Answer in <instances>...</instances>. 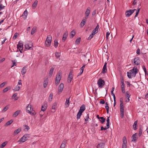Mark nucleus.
Here are the masks:
<instances>
[{
  "mask_svg": "<svg viewBox=\"0 0 148 148\" xmlns=\"http://www.w3.org/2000/svg\"><path fill=\"white\" fill-rule=\"evenodd\" d=\"M26 110L27 112L31 115H35L36 114V113L33 110L32 106L31 104H29L27 106Z\"/></svg>",
  "mask_w": 148,
  "mask_h": 148,
  "instance_id": "f257e3e1",
  "label": "nucleus"
},
{
  "mask_svg": "<svg viewBox=\"0 0 148 148\" xmlns=\"http://www.w3.org/2000/svg\"><path fill=\"white\" fill-rule=\"evenodd\" d=\"M52 39V38L51 36L49 35L47 36L45 42V45L46 46L48 47L50 46Z\"/></svg>",
  "mask_w": 148,
  "mask_h": 148,
  "instance_id": "f03ea898",
  "label": "nucleus"
},
{
  "mask_svg": "<svg viewBox=\"0 0 148 148\" xmlns=\"http://www.w3.org/2000/svg\"><path fill=\"white\" fill-rule=\"evenodd\" d=\"M29 136V134H26L24 135L22 137H21L20 140L18 141V142L20 144L21 142H24L25 141L28 140V138Z\"/></svg>",
  "mask_w": 148,
  "mask_h": 148,
  "instance_id": "7ed1b4c3",
  "label": "nucleus"
},
{
  "mask_svg": "<svg viewBox=\"0 0 148 148\" xmlns=\"http://www.w3.org/2000/svg\"><path fill=\"white\" fill-rule=\"evenodd\" d=\"M129 72L131 73L132 76H133L135 77L136 76V74L138 73V69L137 67L134 66L133 68V69L131 70H130Z\"/></svg>",
  "mask_w": 148,
  "mask_h": 148,
  "instance_id": "20e7f679",
  "label": "nucleus"
},
{
  "mask_svg": "<svg viewBox=\"0 0 148 148\" xmlns=\"http://www.w3.org/2000/svg\"><path fill=\"white\" fill-rule=\"evenodd\" d=\"M97 84L99 88H101L104 86L105 82L101 78H100L98 81Z\"/></svg>",
  "mask_w": 148,
  "mask_h": 148,
  "instance_id": "39448f33",
  "label": "nucleus"
},
{
  "mask_svg": "<svg viewBox=\"0 0 148 148\" xmlns=\"http://www.w3.org/2000/svg\"><path fill=\"white\" fill-rule=\"evenodd\" d=\"M17 49L19 50L21 53H22V51L23 49V43L21 41L19 42L18 44L17 45Z\"/></svg>",
  "mask_w": 148,
  "mask_h": 148,
  "instance_id": "423d86ee",
  "label": "nucleus"
},
{
  "mask_svg": "<svg viewBox=\"0 0 148 148\" xmlns=\"http://www.w3.org/2000/svg\"><path fill=\"white\" fill-rule=\"evenodd\" d=\"M61 78V77L60 76V73H58L56 75L55 80V84H56L57 85L59 84Z\"/></svg>",
  "mask_w": 148,
  "mask_h": 148,
  "instance_id": "0eeeda50",
  "label": "nucleus"
},
{
  "mask_svg": "<svg viewBox=\"0 0 148 148\" xmlns=\"http://www.w3.org/2000/svg\"><path fill=\"white\" fill-rule=\"evenodd\" d=\"M122 148H127V142L126 137L124 136L123 138Z\"/></svg>",
  "mask_w": 148,
  "mask_h": 148,
  "instance_id": "6e6552de",
  "label": "nucleus"
},
{
  "mask_svg": "<svg viewBox=\"0 0 148 148\" xmlns=\"http://www.w3.org/2000/svg\"><path fill=\"white\" fill-rule=\"evenodd\" d=\"M136 10V9L134 10H130L126 11L125 12V15L127 17H129Z\"/></svg>",
  "mask_w": 148,
  "mask_h": 148,
  "instance_id": "1a4fd4ad",
  "label": "nucleus"
},
{
  "mask_svg": "<svg viewBox=\"0 0 148 148\" xmlns=\"http://www.w3.org/2000/svg\"><path fill=\"white\" fill-rule=\"evenodd\" d=\"M64 84L63 83H61L60 85L58 88V94H60L62 92L64 88Z\"/></svg>",
  "mask_w": 148,
  "mask_h": 148,
  "instance_id": "9d476101",
  "label": "nucleus"
},
{
  "mask_svg": "<svg viewBox=\"0 0 148 148\" xmlns=\"http://www.w3.org/2000/svg\"><path fill=\"white\" fill-rule=\"evenodd\" d=\"M120 112L121 117L122 119L123 118L124 113L123 105L120 106Z\"/></svg>",
  "mask_w": 148,
  "mask_h": 148,
  "instance_id": "9b49d317",
  "label": "nucleus"
},
{
  "mask_svg": "<svg viewBox=\"0 0 148 148\" xmlns=\"http://www.w3.org/2000/svg\"><path fill=\"white\" fill-rule=\"evenodd\" d=\"M134 63L135 65L137 66L140 63V61L139 58L138 57H136L134 58Z\"/></svg>",
  "mask_w": 148,
  "mask_h": 148,
  "instance_id": "f8f14e48",
  "label": "nucleus"
},
{
  "mask_svg": "<svg viewBox=\"0 0 148 148\" xmlns=\"http://www.w3.org/2000/svg\"><path fill=\"white\" fill-rule=\"evenodd\" d=\"M90 7H88L85 13V16L84 18H86L87 19L88 17V16L89 15V14H90Z\"/></svg>",
  "mask_w": 148,
  "mask_h": 148,
  "instance_id": "ddd939ff",
  "label": "nucleus"
},
{
  "mask_svg": "<svg viewBox=\"0 0 148 148\" xmlns=\"http://www.w3.org/2000/svg\"><path fill=\"white\" fill-rule=\"evenodd\" d=\"M97 32L95 30V29H94L92 32V33L90 34V35L89 37L88 38V40H90L91 38H92L94 35L95 34H97Z\"/></svg>",
  "mask_w": 148,
  "mask_h": 148,
  "instance_id": "4468645a",
  "label": "nucleus"
},
{
  "mask_svg": "<svg viewBox=\"0 0 148 148\" xmlns=\"http://www.w3.org/2000/svg\"><path fill=\"white\" fill-rule=\"evenodd\" d=\"M73 75L72 74V72H70L68 77V82L69 83H71Z\"/></svg>",
  "mask_w": 148,
  "mask_h": 148,
  "instance_id": "2eb2a0df",
  "label": "nucleus"
},
{
  "mask_svg": "<svg viewBox=\"0 0 148 148\" xmlns=\"http://www.w3.org/2000/svg\"><path fill=\"white\" fill-rule=\"evenodd\" d=\"M86 107L84 104H83L80 107V109L79 111L83 113V112L85 110Z\"/></svg>",
  "mask_w": 148,
  "mask_h": 148,
  "instance_id": "dca6fc26",
  "label": "nucleus"
},
{
  "mask_svg": "<svg viewBox=\"0 0 148 148\" xmlns=\"http://www.w3.org/2000/svg\"><path fill=\"white\" fill-rule=\"evenodd\" d=\"M68 35V33L67 32H66L64 33L63 35L62 38V40L64 41H65L66 40Z\"/></svg>",
  "mask_w": 148,
  "mask_h": 148,
  "instance_id": "f3484780",
  "label": "nucleus"
},
{
  "mask_svg": "<svg viewBox=\"0 0 148 148\" xmlns=\"http://www.w3.org/2000/svg\"><path fill=\"white\" fill-rule=\"evenodd\" d=\"M87 19L85 18H84L80 23V25L81 27H83L85 25Z\"/></svg>",
  "mask_w": 148,
  "mask_h": 148,
  "instance_id": "a211bd4d",
  "label": "nucleus"
},
{
  "mask_svg": "<svg viewBox=\"0 0 148 148\" xmlns=\"http://www.w3.org/2000/svg\"><path fill=\"white\" fill-rule=\"evenodd\" d=\"M21 131V128H18L16 130H15L13 133V135L15 136L17 135Z\"/></svg>",
  "mask_w": 148,
  "mask_h": 148,
  "instance_id": "6ab92c4d",
  "label": "nucleus"
},
{
  "mask_svg": "<svg viewBox=\"0 0 148 148\" xmlns=\"http://www.w3.org/2000/svg\"><path fill=\"white\" fill-rule=\"evenodd\" d=\"M57 103L55 102L54 103L52 107V110L51 112H55V109L57 107Z\"/></svg>",
  "mask_w": 148,
  "mask_h": 148,
  "instance_id": "aec40b11",
  "label": "nucleus"
},
{
  "mask_svg": "<svg viewBox=\"0 0 148 148\" xmlns=\"http://www.w3.org/2000/svg\"><path fill=\"white\" fill-rule=\"evenodd\" d=\"M104 146V143H100L97 146V148H103Z\"/></svg>",
  "mask_w": 148,
  "mask_h": 148,
  "instance_id": "412c9836",
  "label": "nucleus"
},
{
  "mask_svg": "<svg viewBox=\"0 0 148 148\" xmlns=\"http://www.w3.org/2000/svg\"><path fill=\"white\" fill-rule=\"evenodd\" d=\"M28 14V12L27 10H25L22 16L24 18V19H25L27 17V16Z\"/></svg>",
  "mask_w": 148,
  "mask_h": 148,
  "instance_id": "4be33fe9",
  "label": "nucleus"
},
{
  "mask_svg": "<svg viewBox=\"0 0 148 148\" xmlns=\"http://www.w3.org/2000/svg\"><path fill=\"white\" fill-rule=\"evenodd\" d=\"M20 110H18L16 111L13 114V117H16L20 113Z\"/></svg>",
  "mask_w": 148,
  "mask_h": 148,
  "instance_id": "5701e85b",
  "label": "nucleus"
},
{
  "mask_svg": "<svg viewBox=\"0 0 148 148\" xmlns=\"http://www.w3.org/2000/svg\"><path fill=\"white\" fill-rule=\"evenodd\" d=\"M66 143L67 140H64L61 145L60 148H64L65 147V144Z\"/></svg>",
  "mask_w": 148,
  "mask_h": 148,
  "instance_id": "b1692460",
  "label": "nucleus"
},
{
  "mask_svg": "<svg viewBox=\"0 0 148 148\" xmlns=\"http://www.w3.org/2000/svg\"><path fill=\"white\" fill-rule=\"evenodd\" d=\"M47 106L46 104H45L43 105L41 107V110L44 111L46 110L47 108Z\"/></svg>",
  "mask_w": 148,
  "mask_h": 148,
  "instance_id": "393cba45",
  "label": "nucleus"
},
{
  "mask_svg": "<svg viewBox=\"0 0 148 148\" xmlns=\"http://www.w3.org/2000/svg\"><path fill=\"white\" fill-rule=\"evenodd\" d=\"M13 122V121L11 119L10 120L6 123L4 125V126L5 127H6L10 125Z\"/></svg>",
  "mask_w": 148,
  "mask_h": 148,
  "instance_id": "a878e982",
  "label": "nucleus"
},
{
  "mask_svg": "<svg viewBox=\"0 0 148 148\" xmlns=\"http://www.w3.org/2000/svg\"><path fill=\"white\" fill-rule=\"evenodd\" d=\"M75 34V32L74 30H73L71 32L70 34V38H72Z\"/></svg>",
  "mask_w": 148,
  "mask_h": 148,
  "instance_id": "bb28decb",
  "label": "nucleus"
},
{
  "mask_svg": "<svg viewBox=\"0 0 148 148\" xmlns=\"http://www.w3.org/2000/svg\"><path fill=\"white\" fill-rule=\"evenodd\" d=\"M137 134L135 133L133 134L132 136V141H135L137 139V138L136 137Z\"/></svg>",
  "mask_w": 148,
  "mask_h": 148,
  "instance_id": "cd10ccee",
  "label": "nucleus"
},
{
  "mask_svg": "<svg viewBox=\"0 0 148 148\" xmlns=\"http://www.w3.org/2000/svg\"><path fill=\"white\" fill-rule=\"evenodd\" d=\"M26 67H23L22 69V71H21V74L23 75H24L26 73L27 71V70L26 69Z\"/></svg>",
  "mask_w": 148,
  "mask_h": 148,
  "instance_id": "c85d7f7f",
  "label": "nucleus"
},
{
  "mask_svg": "<svg viewBox=\"0 0 148 148\" xmlns=\"http://www.w3.org/2000/svg\"><path fill=\"white\" fill-rule=\"evenodd\" d=\"M38 3V1L35 0L32 5V7L33 9L35 8L37 6Z\"/></svg>",
  "mask_w": 148,
  "mask_h": 148,
  "instance_id": "c756f323",
  "label": "nucleus"
},
{
  "mask_svg": "<svg viewBox=\"0 0 148 148\" xmlns=\"http://www.w3.org/2000/svg\"><path fill=\"white\" fill-rule=\"evenodd\" d=\"M36 27L35 26L32 29L31 32V34L32 35L36 31Z\"/></svg>",
  "mask_w": 148,
  "mask_h": 148,
  "instance_id": "7c9ffc66",
  "label": "nucleus"
},
{
  "mask_svg": "<svg viewBox=\"0 0 148 148\" xmlns=\"http://www.w3.org/2000/svg\"><path fill=\"white\" fill-rule=\"evenodd\" d=\"M69 98H67L65 103V105L66 106V107H68L69 105Z\"/></svg>",
  "mask_w": 148,
  "mask_h": 148,
  "instance_id": "2f4dec72",
  "label": "nucleus"
},
{
  "mask_svg": "<svg viewBox=\"0 0 148 148\" xmlns=\"http://www.w3.org/2000/svg\"><path fill=\"white\" fill-rule=\"evenodd\" d=\"M9 105H8L5 107L2 110V112H5L9 108Z\"/></svg>",
  "mask_w": 148,
  "mask_h": 148,
  "instance_id": "473e14b6",
  "label": "nucleus"
},
{
  "mask_svg": "<svg viewBox=\"0 0 148 148\" xmlns=\"http://www.w3.org/2000/svg\"><path fill=\"white\" fill-rule=\"evenodd\" d=\"M138 122V121H135L134 123V124L133 125V127L134 130H135L136 129V125H137Z\"/></svg>",
  "mask_w": 148,
  "mask_h": 148,
  "instance_id": "72a5a7b5",
  "label": "nucleus"
},
{
  "mask_svg": "<svg viewBox=\"0 0 148 148\" xmlns=\"http://www.w3.org/2000/svg\"><path fill=\"white\" fill-rule=\"evenodd\" d=\"M58 43L57 39H55L54 40V46L56 48H57L58 45Z\"/></svg>",
  "mask_w": 148,
  "mask_h": 148,
  "instance_id": "f704fd0d",
  "label": "nucleus"
},
{
  "mask_svg": "<svg viewBox=\"0 0 148 148\" xmlns=\"http://www.w3.org/2000/svg\"><path fill=\"white\" fill-rule=\"evenodd\" d=\"M107 69L106 66H103V68L102 70V73H105L107 72Z\"/></svg>",
  "mask_w": 148,
  "mask_h": 148,
  "instance_id": "c9c22d12",
  "label": "nucleus"
},
{
  "mask_svg": "<svg viewBox=\"0 0 148 148\" xmlns=\"http://www.w3.org/2000/svg\"><path fill=\"white\" fill-rule=\"evenodd\" d=\"M121 88L122 92L123 93H124L125 92L124 84H122L121 86Z\"/></svg>",
  "mask_w": 148,
  "mask_h": 148,
  "instance_id": "e433bc0d",
  "label": "nucleus"
},
{
  "mask_svg": "<svg viewBox=\"0 0 148 148\" xmlns=\"http://www.w3.org/2000/svg\"><path fill=\"white\" fill-rule=\"evenodd\" d=\"M48 83V79H46L44 81V84H43V86L44 88H46L47 85Z\"/></svg>",
  "mask_w": 148,
  "mask_h": 148,
  "instance_id": "4c0bfd02",
  "label": "nucleus"
},
{
  "mask_svg": "<svg viewBox=\"0 0 148 148\" xmlns=\"http://www.w3.org/2000/svg\"><path fill=\"white\" fill-rule=\"evenodd\" d=\"M53 70L54 68L53 67L51 68L49 72V76L50 77H51L52 76L53 73Z\"/></svg>",
  "mask_w": 148,
  "mask_h": 148,
  "instance_id": "58836bf2",
  "label": "nucleus"
},
{
  "mask_svg": "<svg viewBox=\"0 0 148 148\" xmlns=\"http://www.w3.org/2000/svg\"><path fill=\"white\" fill-rule=\"evenodd\" d=\"M82 114V113L79 111L78 112L77 116V119H79L80 118Z\"/></svg>",
  "mask_w": 148,
  "mask_h": 148,
  "instance_id": "ea45409f",
  "label": "nucleus"
},
{
  "mask_svg": "<svg viewBox=\"0 0 148 148\" xmlns=\"http://www.w3.org/2000/svg\"><path fill=\"white\" fill-rule=\"evenodd\" d=\"M8 143L7 141H5L1 145L0 148H3L5 147Z\"/></svg>",
  "mask_w": 148,
  "mask_h": 148,
  "instance_id": "a19ab883",
  "label": "nucleus"
},
{
  "mask_svg": "<svg viewBox=\"0 0 148 148\" xmlns=\"http://www.w3.org/2000/svg\"><path fill=\"white\" fill-rule=\"evenodd\" d=\"M81 40V38L80 37L78 38L75 41V44L76 45L79 44Z\"/></svg>",
  "mask_w": 148,
  "mask_h": 148,
  "instance_id": "79ce46f5",
  "label": "nucleus"
},
{
  "mask_svg": "<svg viewBox=\"0 0 148 148\" xmlns=\"http://www.w3.org/2000/svg\"><path fill=\"white\" fill-rule=\"evenodd\" d=\"M53 95L52 93H51L50 94L49 98H48V101H52V100L53 98Z\"/></svg>",
  "mask_w": 148,
  "mask_h": 148,
  "instance_id": "37998d69",
  "label": "nucleus"
},
{
  "mask_svg": "<svg viewBox=\"0 0 148 148\" xmlns=\"http://www.w3.org/2000/svg\"><path fill=\"white\" fill-rule=\"evenodd\" d=\"M107 123H106V126L107 127H109V125H110V119H109V117H108L107 118Z\"/></svg>",
  "mask_w": 148,
  "mask_h": 148,
  "instance_id": "c03bdc74",
  "label": "nucleus"
},
{
  "mask_svg": "<svg viewBox=\"0 0 148 148\" xmlns=\"http://www.w3.org/2000/svg\"><path fill=\"white\" fill-rule=\"evenodd\" d=\"M32 46V45H25V48L26 49H29L30 48H31Z\"/></svg>",
  "mask_w": 148,
  "mask_h": 148,
  "instance_id": "a18cd8bd",
  "label": "nucleus"
},
{
  "mask_svg": "<svg viewBox=\"0 0 148 148\" xmlns=\"http://www.w3.org/2000/svg\"><path fill=\"white\" fill-rule=\"evenodd\" d=\"M126 97L127 98L128 100H126V102H128L130 101L129 98L130 97V95L129 94L126 92Z\"/></svg>",
  "mask_w": 148,
  "mask_h": 148,
  "instance_id": "49530a36",
  "label": "nucleus"
},
{
  "mask_svg": "<svg viewBox=\"0 0 148 148\" xmlns=\"http://www.w3.org/2000/svg\"><path fill=\"white\" fill-rule=\"evenodd\" d=\"M100 119L101 120H100V121L102 123H103L105 122L106 119L103 117H100Z\"/></svg>",
  "mask_w": 148,
  "mask_h": 148,
  "instance_id": "de8ad7c7",
  "label": "nucleus"
},
{
  "mask_svg": "<svg viewBox=\"0 0 148 148\" xmlns=\"http://www.w3.org/2000/svg\"><path fill=\"white\" fill-rule=\"evenodd\" d=\"M20 87V86H17L14 89V90L15 91H18L19 90Z\"/></svg>",
  "mask_w": 148,
  "mask_h": 148,
  "instance_id": "09e8293b",
  "label": "nucleus"
},
{
  "mask_svg": "<svg viewBox=\"0 0 148 148\" xmlns=\"http://www.w3.org/2000/svg\"><path fill=\"white\" fill-rule=\"evenodd\" d=\"M18 33H16L15 34H14V36H13V39L15 40V39L16 38L18 37Z\"/></svg>",
  "mask_w": 148,
  "mask_h": 148,
  "instance_id": "8fccbe9b",
  "label": "nucleus"
},
{
  "mask_svg": "<svg viewBox=\"0 0 148 148\" xmlns=\"http://www.w3.org/2000/svg\"><path fill=\"white\" fill-rule=\"evenodd\" d=\"M23 127H25L24 130L25 131H26L25 130L26 129H27V131L29 129V127L27 125H23Z\"/></svg>",
  "mask_w": 148,
  "mask_h": 148,
  "instance_id": "3c124183",
  "label": "nucleus"
},
{
  "mask_svg": "<svg viewBox=\"0 0 148 148\" xmlns=\"http://www.w3.org/2000/svg\"><path fill=\"white\" fill-rule=\"evenodd\" d=\"M55 56L57 58H59L60 56V54L59 53L56 52L55 53Z\"/></svg>",
  "mask_w": 148,
  "mask_h": 148,
  "instance_id": "603ef678",
  "label": "nucleus"
},
{
  "mask_svg": "<svg viewBox=\"0 0 148 148\" xmlns=\"http://www.w3.org/2000/svg\"><path fill=\"white\" fill-rule=\"evenodd\" d=\"M105 104L106 105V106H105V108L106 110H109V106H108V103L107 102H106V103H105Z\"/></svg>",
  "mask_w": 148,
  "mask_h": 148,
  "instance_id": "864d4df0",
  "label": "nucleus"
},
{
  "mask_svg": "<svg viewBox=\"0 0 148 148\" xmlns=\"http://www.w3.org/2000/svg\"><path fill=\"white\" fill-rule=\"evenodd\" d=\"M127 76L129 78H131L132 75L129 72H127Z\"/></svg>",
  "mask_w": 148,
  "mask_h": 148,
  "instance_id": "5fc2aeb1",
  "label": "nucleus"
},
{
  "mask_svg": "<svg viewBox=\"0 0 148 148\" xmlns=\"http://www.w3.org/2000/svg\"><path fill=\"white\" fill-rule=\"evenodd\" d=\"M142 131L143 130L142 129H141V128H140L139 129V136H141L142 134Z\"/></svg>",
  "mask_w": 148,
  "mask_h": 148,
  "instance_id": "6e6d98bb",
  "label": "nucleus"
},
{
  "mask_svg": "<svg viewBox=\"0 0 148 148\" xmlns=\"http://www.w3.org/2000/svg\"><path fill=\"white\" fill-rule=\"evenodd\" d=\"M6 83V82H4L3 83H1V84L0 85V88H2L4 86L5 84Z\"/></svg>",
  "mask_w": 148,
  "mask_h": 148,
  "instance_id": "4d7b16f0",
  "label": "nucleus"
},
{
  "mask_svg": "<svg viewBox=\"0 0 148 148\" xmlns=\"http://www.w3.org/2000/svg\"><path fill=\"white\" fill-rule=\"evenodd\" d=\"M86 65H83L81 68L80 69V71L83 73L84 71V68L85 67Z\"/></svg>",
  "mask_w": 148,
  "mask_h": 148,
  "instance_id": "13d9d810",
  "label": "nucleus"
},
{
  "mask_svg": "<svg viewBox=\"0 0 148 148\" xmlns=\"http://www.w3.org/2000/svg\"><path fill=\"white\" fill-rule=\"evenodd\" d=\"M121 84H124V79H123V78L122 76H121Z\"/></svg>",
  "mask_w": 148,
  "mask_h": 148,
  "instance_id": "bf43d9fd",
  "label": "nucleus"
},
{
  "mask_svg": "<svg viewBox=\"0 0 148 148\" xmlns=\"http://www.w3.org/2000/svg\"><path fill=\"white\" fill-rule=\"evenodd\" d=\"M8 89H9L8 87H6L3 90V93H5L7 91Z\"/></svg>",
  "mask_w": 148,
  "mask_h": 148,
  "instance_id": "052dcab7",
  "label": "nucleus"
},
{
  "mask_svg": "<svg viewBox=\"0 0 148 148\" xmlns=\"http://www.w3.org/2000/svg\"><path fill=\"white\" fill-rule=\"evenodd\" d=\"M99 103L100 104H104L105 103V102L103 99H101V101H99Z\"/></svg>",
  "mask_w": 148,
  "mask_h": 148,
  "instance_id": "680f3d73",
  "label": "nucleus"
},
{
  "mask_svg": "<svg viewBox=\"0 0 148 148\" xmlns=\"http://www.w3.org/2000/svg\"><path fill=\"white\" fill-rule=\"evenodd\" d=\"M110 34V33L109 32H108L106 34V39L108 40V37L109 36V35Z\"/></svg>",
  "mask_w": 148,
  "mask_h": 148,
  "instance_id": "e2e57ef3",
  "label": "nucleus"
},
{
  "mask_svg": "<svg viewBox=\"0 0 148 148\" xmlns=\"http://www.w3.org/2000/svg\"><path fill=\"white\" fill-rule=\"evenodd\" d=\"M5 58H1V57H0V63H1L5 61Z\"/></svg>",
  "mask_w": 148,
  "mask_h": 148,
  "instance_id": "0e129e2a",
  "label": "nucleus"
},
{
  "mask_svg": "<svg viewBox=\"0 0 148 148\" xmlns=\"http://www.w3.org/2000/svg\"><path fill=\"white\" fill-rule=\"evenodd\" d=\"M123 99L122 98H121L120 99V106H122L123 105Z\"/></svg>",
  "mask_w": 148,
  "mask_h": 148,
  "instance_id": "69168bd1",
  "label": "nucleus"
},
{
  "mask_svg": "<svg viewBox=\"0 0 148 148\" xmlns=\"http://www.w3.org/2000/svg\"><path fill=\"white\" fill-rule=\"evenodd\" d=\"M142 67H143V69L145 73L146 74L147 70H146V68L145 67V66H143Z\"/></svg>",
  "mask_w": 148,
  "mask_h": 148,
  "instance_id": "338daca9",
  "label": "nucleus"
},
{
  "mask_svg": "<svg viewBox=\"0 0 148 148\" xmlns=\"http://www.w3.org/2000/svg\"><path fill=\"white\" fill-rule=\"evenodd\" d=\"M99 25L98 24L97 26H96V27L94 29L95 30H96V31H97L98 32V29L99 28Z\"/></svg>",
  "mask_w": 148,
  "mask_h": 148,
  "instance_id": "774afa93",
  "label": "nucleus"
}]
</instances>
